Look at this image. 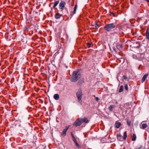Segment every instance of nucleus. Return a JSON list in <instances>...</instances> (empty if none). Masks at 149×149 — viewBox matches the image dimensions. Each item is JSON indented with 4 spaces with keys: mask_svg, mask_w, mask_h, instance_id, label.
Returning a JSON list of instances; mask_svg holds the SVG:
<instances>
[{
    "mask_svg": "<svg viewBox=\"0 0 149 149\" xmlns=\"http://www.w3.org/2000/svg\"><path fill=\"white\" fill-rule=\"evenodd\" d=\"M81 76V75L79 71H74L72 73L71 80L72 82H75L80 78Z\"/></svg>",
    "mask_w": 149,
    "mask_h": 149,
    "instance_id": "f257e3e1",
    "label": "nucleus"
},
{
    "mask_svg": "<svg viewBox=\"0 0 149 149\" xmlns=\"http://www.w3.org/2000/svg\"><path fill=\"white\" fill-rule=\"evenodd\" d=\"M116 27L114 23L107 24L104 27V29L107 31H112Z\"/></svg>",
    "mask_w": 149,
    "mask_h": 149,
    "instance_id": "f03ea898",
    "label": "nucleus"
},
{
    "mask_svg": "<svg viewBox=\"0 0 149 149\" xmlns=\"http://www.w3.org/2000/svg\"><path fill=\"white\" fill-rule=\"evenodd\" d=\"M76 95L78 102L80 104H81V98L82 97V93L81 90V89H79Z\"/></svg>",
    "mask_w": 149,
    "mask_h": 149,
    "instance_id": "7ed1b4c3",
    "label": "nucleus"
},
{
    "mask_svg": "<svg viewBox=\"0 0 149 149\" xmlns=\"http://www.w3.org/2000/svg\"><path fill=\"white\" fill-rule=\"evenodd\" d=\"M82 124L81 120V118H79L77 119L73 124V126L77 127V126H80Z\"/></svg>",
    "mask_w": 149,
    "mask_h": 149,
    "instance_id": "20e7f679",
    "label": "nucleus"
},
{
    "mask_svg": "<svg viewBox=\"0 0 149 149\" xmlns=\"http://www.w3.org/2000/svg\"><path fill=\"white\" fill-rule=\"evenodd\" d=\"M70 127V125H69L68 126H66L65 128L64 129L63 132L61 133V135L62 136H64L66 135V132L69 128Z\"/></svg>",
    "mask_w": 149,
    "mask_h": 149,
    "instance_id": "39448f33",
    "label": "nucleus"
},
{
    "mask_svg": "<svg viewBox=\"0 0 149 149\" xmlns=\"http://www.w3.org/2000/svg\"><path fill=\"white\" fill-rule=\"evenodd\" d=\"M65 2L64 1H61L59 4V8L60 9H63L65 7Z\"/></svg>",
    "mask_w": 149,
    "mask_h": 149,
    "instance_id": "423d86ee",
    "label": "nucleus"
},
{
    "mask_svg": "<svg viewBox=\"0 0 149 149\" xmlns=\"http://www.w3.org/2000/svg\"><path fill=\"white\" fill-rule=\"evenodd\" d=\"M144 56V55L143 53L138 54V60L139 61L142 60Z\"/></svg>",
    "mask_w": 149,
    "mask_h": 149,
    "instance_id": "0eeeda50",
    "label": "nucleus"
},
{
    "mask_svg": "<svg viewBox=\"0 0 149 149\" xmlns=\"http://www.w3.org/2000/svg\"><path fill=\"white\" fill-rule=\"evenodd\" d=\"M148 76V74H146L144 75L143 76L141 80V82L143 83L146 80V78Z\"/></svg>",
    "mask_w": 149,
    "mask_h": 149,
    "instance_id": "6e6552de",
    "label": "nucleus"
},
{
    "mask_svg": "<svg viewBox=\"0 0 149 149\" xmlns=\"http://www.w3.org/2000/svg\"><path fill=\"white\" fill-rule=\"evenodd\" d=\"M141 124H142V125H140V127L141 128L144 129L145 128H146L147 127V125L145 123H143L142 124V123H141Z\"/></svg>",
    "mask_w": 149,
    "mask_h": 149,
    "instance_id": "1a4fd4ad",
    "label": "nucleus"
},
{
    "mask_svg": "<svg viewBox=\"0 0 149 149\" xmlns=\"http://www.w3.org/2000/svg\"><path fill=\"white\" fill-rule=\"evenodd\" d=\"M54 98L56 100H58L59 98V95L58 94H55L54 95Z\"/></svg>",
    "mask_w": 149,
    "mask_h": 149,
    "instance_id": "9d476101",
    "label": "nucleus"
},
{
    "mask_svg": "<svg viewBox=\"0 0 149 149\" xmlns=\"http://www.w3.org/2000/svg\"><path fill=\"white\" fill-rule=\"evenodd\" d=\"M121 126V124L118 122V121H116L115 124V127L117 128H119Z\"/></svg>",
    "mask_w": 149,
    "mask_h": 149,
    "instance_id": "9b49d317",
    "label": "nucleus"
},
{
    "mask_svg": "<svg viewBox=\"0 0 149 149\" xmlns=\"http://www.w3.org/2000/svg\"><path fill=\"white\" fill-rule=\"evenodd\" d=\"M116 107L115 105H110L108 108L109 110L110 111H112L113 110V108H114Z\"/></svg>",
    "mask_w": 149,
    "mask_h": 149,
    "instance_id": "f8f14e48",
    "label": "nucleus"
},
{
    "mask_svg": "<svg viewBox=\"0 0 149 149\" xmlns=\"http://www.w3.org/2000/svg\"><path fill=\"white\" fill-rule=\"evenodd\" d=\"M61 16V15L59 13H56L55 16V18L56 19H60Z\"/></svg>",
    "mask_w": 149,
    "mask_h": 149,
    "instance_id": "ddd939ff",
    "label": "nucleus"
},
{
    "mask_svg": "<svg viewBox=\"0 0 149 149\" xmlns=\"http://www.w3.org/2000/svg\"><path fill=\"white\" fill-rule=\"evenodd\" d=\"M81 120L82 121V123L84 122L86 123H87L88 122L89 120L87 118H84L83 119L81 118Z\"/></svg>",
    "mask_w": 149,
    "mask_h": 149,
    "instance_id": "4468645a",
    "label": "nucleus"
},
{
    "mask_svg": "<svg viewBox=\"0 0 149 149\" xmlns=\"http://www.w3.org/2000/svg\"><path fill=\"white\" fill-rule=\"evenodd\" d=\"M59 3V0H57L54 3V4L53 6V8H55L56 6L58 5Z\"/></svg>",
    "mask_w": 149,
    "mask_h": 149,
    "instance_id": "2eb2a0df",
    "label": "nucleus"
},
{
    "mask_svg": "<svg viewBox=\"0 0 149 149\" xmlns=\"http://www.w3.org/2000/svg\"><path fill=\"white\" fill-rule=\"evenodd\" d=\"M124 25H120L118 28L119 30L120 31H121L122 30H123L125 28H124Z\"/></svg>",
    "mask_w": 149,
    "mask_h": 149,
    "instance_id": "dca6fc26",
    "label": "nucleus"
},
{
    "mask_svg": "<svg viewBox=\"0 0 149 149\" xmlns=\"http://www.w3.org/2000/svg\"><path fill=\"white\" fill-rule=\"evenodd\" d=\"M117 139L120 141H122V140L121 139V137H122V135L120 134H118L117 136Z\"/></svg>",
    "mask_w": 149,
    "mask_h": 149,
    "instance_id": "f3484780",
    "label": "nucleus"
},
{
    "mask_svg": "<svg viewBox=\"0 0 149 149\" xmlns=\"http://www.w3.org/2000/svg\"><path fill=\"white\" fill-rule=\"evenodd\" d=\"M136 135L135 134H133L132 137V141H134L136 140Z\"/></svg>",
    "mask_w": 149,
    "mask_h": 149,
    "instance_id": "a211bd4d",
    "label": "nucleus"
},
{
    "mask_svg": "<svg viewBox=\"0 0 149 149\" xmlns=\"http://www.w3.org/2000/svg\"><path fill=\"white\" fill-rule=\"evenodd\" d=\"M127 136V132L126 131H125L124 132V133L123 136V139L124 140H125L126 139Z\"/></svg>",
    "mask_w": 149,
    "mask_h": 149,
    "instance_id": "6ab92c4d",
    "label": "nucleus"
},
{
    "mask_svg": "<svg viewBox=\"0 0 149 149\" xmlns=\"http://www.w3.org/2000/svg\"><path fill=\"white\" fill-rule=\"evenodd\" d=\"M146 38L147 39H149V32L148 29H147L146 30Z\"/></svg>",
    "mask_w": 149,
    "mask_h": 149,
    "instance_id": "aec40b11",
    "label": "nucleus"
},
{
    "mask_svg": "<svg viewBox=\"0 0 149 149\" xmlns=\"http://www.w3.org/2000/svg\"><path fill=\"white\" fill-rule=\"evenodd\" d=\"M123 86L121 85L120 87V88L119 91V92H121L123 91Z\"/></svg>",
    "mask_w": 149,
    "mask_h": 149,
    "instance_id": "412c9836",
    "label": "nucleus"
},
{
    "mask_svg": "<svg viewBox=\"0 0 149 149\" xmlns=\"http://www.w3.org/2000/svg\"><path fill=\"white\" fill-rule=\"evenodd\" d=\"M132 56L133 58L138 59V54L137 55H133Z\"/></svg>",
    "mask_w": 149,
    "mask_h": 149,
    "instance_id": "4be33fe9",
    "label": "nucleus"
},
{
    "mask_svg": "<svg viewBox=\"0 0 149 149\" xmlns=\"http://www.w3.org/2000/svg\"><path fill=\"white\" fill-rule=\"evenodd\" d=\"M75 145L76 147H77L78 148L80 149L81 148V146L77 143H76V144H75Z\"/></svg>",
    "mask_w": 149,
    "mask_h": 149,
    "instance_id": "5701e85b",
    "label": "nucleus"
},
{
    "mask_svg": "<svg viewBox=\"0 0 149 149\" xmlns=\"http://www.w3.org/2000/svg\"><path fill=\"white\" fill-rule=\"evenodd\" d=\"M125 89L126 90L128 91V85L127 84L125 85Z\"/></svg>",
    "mask_w": 149,
    "mask_h": 149,
    "instance_id": "b1692460",
    "label": "nucleus"
},
{
    "mask_svg": "<svg viewBox=\"0 0 149 149\" xmlns=\"http://www.w3.org/2000/svg\"><path fill=\"white\" fill-rule=\"evenodd\" d=\"M127 123L129 126H130L131 124V121L130 120H127Z\"/></svg>",
    "mask_w": 149,
    "mask_h": 149,
    "instance_id": "393cba45",
    "label": "nucleus"
},
{
    "mask_svg": "<svg viewBox=\"0 0 149 149\" xmlns=\"http://www.w3.org/2000/svg\"><path fill=\"white\" fill-rule=\"evenodd\" d=\"M87 44L88 48H90L91 47V43H87Z\"/></svg>",
    "mask_w": 149,
    "mask_h": 149,
    "instance_id": "a878e982",
    "label": "nucleus"
},
{
    "mask_svg": "<svg viewBox=\"0 0 149 149\" xmlns=\"http://www.w3.org/2000/svg\"><path fill=\"white\" fill-rule=\"evenodd\" d=\"M95 26L96 27V28L97 29H98L99 27V26L97 24H95Z\"/></svg>",
    "mask_w": 149,
    "mask_h": 149,
    "instance_id": "bb28decb",
    "label": "nucleus"
},
{
    "mask_svg": "<svg viewBox=\"0 0 149 149\" xmlns=\"http://www.w3.org/2000/svg\"><path fill=\"white\" fill-rule=\"evenodd\" d=\"M143 146H141L140 147L138 148L137 149H143Z\"/></svg>",
    "mask_w": 149,
    "mask_h": 149,
    "instance_id": "cd10ccee",
    "label": "nucleus"
},
{
    "mask_svg": "<svg viewBox=\"0 0 149 149\" xmlns=\"http://www.w3.org/2000/svg\"><path fill=\"white\" fill-rule=\"evenodd\" d=\"M123 78L124 79H127V77L125 76H123Z\"/></svg>",
    "mask_w": 149,
    "mask_h": 149,
    "instance_id": "c85d7f7f",
    "label": "nucleus"
},
{
    "mask_svg": "<svg viewBox=\"0 0 149 149\" xmlns=\"http://www.w3.org/2000/svg\"><path fill=\"white\" fill-rule=\"evenodd\" d=\"M76 10H77V9H74V10L73 11V14H74L76 13Z\"/></svg>",
    "mask_w": 149,
    "mask_h": 149,
    "instance_id": "c756f323",
    "label": "nucleus"
},
{
    "mask_svg": "<svg viewBox=\"0 0 149 149\" xmlns=\"http://www.w3.org/2000/svg\"><path fill=\"white\" fill-rule=\"evenodd\" d=\"M95 100L96 101H98V100H99V98L98 97H95Z\"/></svg>",
    "mask_w": 149,
    "mask_h": 149,
    "instance_id": "7c9ffc66",
    "label": "nucleus"
},
{
    "mask_svg": "<svg viewBox=\"0 0 149 149\" xmlns=\"http://www.w3.org/2000/svg\"><path fill=\"white\" fill-rule=\"evenodd\" d=\"M72 138V140H73V141L76 140V139L75 137H74Z\"/></svg>",
    "mask_w": 149,
    "mask_h": 149,
    "instance_id": "2f4dec72",
    "label": "nucleus"
},
{
    "mask_svg": "<svg viewBox=\"0 0 149 149\" xmlns=\"http://www.w3.org/2000/svg\"><path fill=\"white\" fill-rule=\"evenodd\" d=\"M77 4H76L75 5V6L74 7V9H77Z\"/></svg>",
    "mask_w": 149,
    "mask_h": 149,
    "instance_id": "473e14b6",
    "label": "nucleus"
},
{
    "mask_svg": "<svg viewBox=\"0 0 149 149\" xmlns=\"http://www.w3.org/2000/svg\"><path fill=\"white\" fill-rule=\"evenodd\" d=\"M71 135L72 138L74 137V136L73 135V133L72 132H71Z\"/></svg>",
    "mask_w": 149,
    "mask_h": 149,
    "instance_id": "72a5a7b5",
    "label": "nucleus"
},
{
    "mask_svg": "<svg viewBox=\"0 0 149 149\" xmlns=\"http://www.w3.org/2000/svg\"><path fill=\"white\" fill-rule=\"evenodd\" d=\"M74 141V142L75 143V144H76V143H77V140H75V141Z\"/></svg>",
    "mask_w": 149,
    "mask_h": 149,
    "instance_id": "f704fd0d",
    "label": "nucleus"
},
{
    "mask_svg": "<svg viewBox=\"0 0 149 149\" xmlns=\"http://www.w3.org/2000/svg\"><path fill=\"white\" fill-rule=\"evenodd\" d=\"M28 29V28L27 26H25V28H24V30H26L27 29Z\"/></svg>",
    "mask_w": 149,
    "mask_h": 149,
    "instance_id": "c9c22d12",
    "label": "nucleus"
},
{
    "mask_svg": "<svg viewBox=\"0 0 149 149\" xmlns=\"http://www.w3.org/2000/svg\"><path fill=\"white\" fill-rule=\"evenodd\" d=\"M118 46H119V47H121V45H117V47H118Z\"/></svg>",
    "mask_w": 149,
    "mask_h": 149,
    "instance_id": "e433bc0d",
    "label": "nucleus"
},
{
    "mask_svg": "<svg viewBox=\"0 0 149 149\" xmlns=\"http://www.w3.org/2000/svg\"><path fill=\"white\" fill-rule=\"evenodd\" d=\"M116 104H117L118 103V102H117V101H116Z\"/></svg>",
    "mask_w": 149,
    "mask_h": 149,
    "instance_id": "4c0bfd02",
    "label": "nucleus"
},
{
    "mask_svg": "<svg viewBox=\"0 0 149 149\" xmlns=\"http://www.w3.org/2000/svg\"><path fill=\"white\" fill-rule=\"evenodd\" d=\"M146 1L148 2H149V0H147Z\"/></svg>",
    "mask_w": 149,
    "mask_h": 149,
    "instance_id": "58836bf2",
    "label": "nucleus"
},
{
    "mask_svg": "<svg viewBox=\"0 0 149 149\" xmlns=\"http://www.w3.org/2000/svg\"><path fill=\"white\" fill-rule=\"evenodd\" d=\"M1 80L0 79V82H1Z\"/></svg>",
    "mask_w": 149,
    "mask_h": 149,
    "instance_id": "ea45409f",
    "label": "nucleus"
},
{
    "mask_svg": "<svg viewBox=\"0 0 149 149\" xmlns=\"http://www.w3.org/2000/svg\"><path fill=\"white\" fill-rule=\"evenodd\" d=\"M148 61L149 62V60H148Z\"/></svg>",
    "mask_w": 149,
    "mask_h": 149,
    "instance_id": "a19ab883",
    "label": "nucleus"
}]
</instances>
